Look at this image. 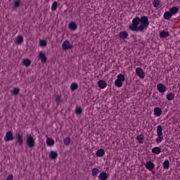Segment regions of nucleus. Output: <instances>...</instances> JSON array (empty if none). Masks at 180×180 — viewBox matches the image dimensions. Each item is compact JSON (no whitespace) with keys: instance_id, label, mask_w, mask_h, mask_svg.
Here are the masks:
<instances>
[{"instance_id":"11","label":"nucleus","mask_w":180,"mask_h":180,"mask_svg":"<svg viewBox=\"0 0 180 180\" xmlns=\"http://www.w3.org/2000/svg\"><path fill=\"white\" fill-rule=\"evenodd\" d=\"M98 88L101 89H105L106 86H108V83H106V81L100 79L97 82Z\"/></svg>"},{"instance_id":"5","label":"nucleus","mask_w":180,"mask_h":180,"mask_svg":"<svg viewBox=\"0 0 180 180\" xmlns=\"http://www.w3.org/2000/svg\"><path fill=\"white\" fill-rule=\"evenodd\" d=\"M15 137H13V132L12 131H8L6 133V136H4V141L6 143H8V141H12Z\"/></svg>"},{"instance_id":"8","label":"nucleus","mask_w":180,"mask_h":180,"mask_svg":"<svg viewBox=\"0 0 180 180\" xmlns=\"http://www.w3.org/2000/svg\"><path fill=\"white\" fill-rule=\"evenodd\" d=\"M62 49L63 50H71L72 49V45H70V41L65 40L62 44Z\"/></svg>"},{"instance_id":"9","label":"nucleus","mask_w":180,"mask_h":180,"mask_svg":"<svg viewBox=\"0 0 180 180\" xmlns=\"http://www.w3.org/2000/svg\"><path fill=\"white\" fill-rule=\"evenodd\" d=\"M157 89L160 94H164L167 92V86L162 83H159L157 84Z\"/></svg>"},{"instance_id":"14","label":"nucleus","mask_w":180,"mask_h":180,"mask_svg":"<svg viewBox=\"0 0 180 180\" xmlns=\"http://www.w3.org/2000/svg\"><path fill=\"white\" fill-rule=\"evenodd\" d=\"M169 12L171 13L172 16H174V15H176L179 11V8L178 7H172L169 9Z\"/></svg>"},{"instance_id":"28","label":"nucleus","mask_w":180,"mask_h":180,"mask_svg":"<svg viewBox=\"0 0 180 180\" xmlns=\"http://www.w3.org/2000/svg\"><path fill=\"white\" fill-rule=\"evenodd\" d=\"M115 86H117V88H122V86H123V83L120 80L116 79L115 82Z\"/></svg>"},{"instance_id":"39","label":"nucleus","mask_w":180,"mask_h":180,"mask_svg":"<svg viewBox=\"0 0 180 180\" xmlns=\"http://www.w3.org/2000/svg\"><path fill=\"white\" fill-rule=\"evenodd\" d=\"M56 102L58 103V105H60V102H61V96H60V95H56Z\"/></svg>"},{"instance_id":"29","label":"nucleus","mask_w":180,"mask_h":180,"mask_svg":"<svg viewBox=\"0 0 180 180\" xmlns=\"http://www.w3.org/2000/svg\"><path fill=\"white\" fill-rule=\"evenodd\" d=\"M63 143H64L65 146H70L71 144V138L66 137L64 139Z\"/></svg>"},{"instance_id":"19","label":"nucleus","mask_w":180,"mask_h":180,"mask_svg":"<svg viewBox=\"0 0 180 180\" xmlns=\"http://www.w3.org/2000/svg\"><path fill=\"white\" fill-rule=\"evenodd\" d=\"M77 27H78V26L74 22H70L68 25V29L70 30H77Z\"/></svg>"},{"instance_id":"2","label":"nucleus","mask_w":180,"mask_h":180,"mask_svg":"<svg viewBox=\"0 0 180 180\" xmlns=\"http://www.w3.org/2000/svg\"><path fill=\"white\" fill-rule=\"evenodd\" d=\"M26 144L28 148H34L36 146V141L32 134H28L26 135Z\"/></svg>"},{"instance_id":"26","label":"nucleus","mask_w":180,"mask_h":180,"mask_svg":"<svg viewBox=\"0 0 180 180\" xmlns=\"http://www.w3.org/2000/svg\"><path fill=\"white\" fill-rule=\"evenodd\" d=\"M167 101H173L175 98V94L174 93H169L166 96Z\"/></svg>"},{"instance_id":"6","label":"nucleus","mask_w":180,"mask_h":180,"mask_svg":"<svg viewBox=\"0 0 180 180\" xmlns=\"http://www.w3.org/2000/svg\"><path fill=\"white\" fill-rule=\"evenodd\" d=\"M135 72L139 78L141 79H144L146 77V72H143V69L141 68H137L135 70Z\"/></svg>"},{"instance_id":"38","label":"nucleus","mask_w":180,"mask_h":180,"mask_svg":"<svg viewBox=\"0 0 180 180\" xmlns=\"http://www.w3.org/2000/svg\"><path fill=\"white\" fill-rule=\"evenodd\" d=\"M51 11H57V1H54L51 6Z\"/></svg>"},{"instance_id":"22","label":"nucleus","mask_w":180,"mask_h":180,"mask_svg":"<svg viewBox=\"0 0 180 180\" xmlns=\"http://www.w3.org/2000/svg\"><path fill=\"white\" fill-rule=\"evenodd\" d=\"M105 154V150L102 148L98 149L96 152V155L97 157H103Z\"/></svg>"},{"instance_id":"34","label":"nucleus","mask_w":180,"mask_h":180,"mask_svg":"<svg viewBox=\"0 0 180 180\" xmlns=\"http://www.w3.org/2000/svg\"><path fill=\"white\" fill-rule=\"evenodd\" d=\"M117 79H118L119 81H120L121 82H124V75H122V74H119L117 76Z\"/></svg>"},{"instance_id":"31","label":"nucleus","mask_w":180,"mask_h":180,"mask_svg":"<svg viewBox=\"0 0 180 180\" xmlns=\"http://www.w3.org/2000/svg\"><path fill=\"white\" fill-rule=\"evenodd\" d=\"M22 64L25 67H29L30 65V64H31L30 60H29V59H23L22 60Z\"/></svg>"},{"instance_id":"20","label":"nucleus","mask_w":180,"mask_h":180,"mask_svg":"<svg viewBox=\"0 0 180 180\" xmlns=\"http://www.w3.org/2000/svg\"><path fill=\"white\" fill-rule=\"evenodd\" d=\"M55 143H56V142L54 141V139H53L51 138L46 139V146H48V147H51Z\"/></svg>"},{"instance_id":"36","label":"nucleus","mask_w":180,"mask_h":180,"mask_svg":"<svg viewBox=\"0 0 180 180\" xmlns=\"http://www.w3.org/2000/svg\"><path fill=\"white\" fill-rule=\"evenodd\" d=\"M160 0H154L153 1V5L154 8H158V6H160Z\"/></svg>"},{"instance_id":"30","label":"nucleus","mask_w":180,"mask_h":180,"mask_svg":"<svg viewBox=\"0 0 180 180\" xmlns=\"http://www.w3.org/2000/svg\"><path fill=\"white\" fill-rule=\"evenodd\" d=\"M20 5V0H16L14 1V4L13 6V9H18Z\"/></svg>"},{"instance_id":"10","label":"nucleus","mask_w":180,"mask_h":180,"mask_svg":"<svg viewBox=\"0 0 180 180\" xmlns=\"http://www.w3.org/2000/svg\"><path fill=\"white\" fill-rule=\"evenodd\" d=\"M145 167L146 169H148V171H153L154 168H155V165H154V162L151 161L146 162Z\"/></svg>"},{"instance_id":"12","label":"nucleus","mask_w":180,"mask_h":180,"mask_svg":"<svg viewBox=\"0 0 180 180\" xmlns=\"http://www.w3.org/2000/svg\"><path fill=\"white\" fill-rule=\"evenodd\" d=\"M154 115L155 116L160 117L162 115V110L160 107H156L154 108Z\"/></svg>"},{"instance_id":"13","label":"nucleus","mask_w":180,"mask_h":180,"mask_svg":"<svg viewBox=\"0 0 180 180\" xmlns=\"http://www.w3.org/2000/svg\"><path fill=\"white\" fill-rule=\"evenodd\" d=\"M98 178L100 180H108V178H109V174L106 172H102L99 174Z\"/></svg>"},{"instance_id":"23","label":"nucleus","mask_w":180,"mask_h":180,"mask_svg":"<svg viewBox=\"0 0 180 180\" xmlns=\"http://www.w3.org/2000/svg\"><path fill=\"white\" fill-rule=\"evenodd\" d=\"M153 154L158 155L161 153V148L160 147H154L152 148Z\"/></svg>"},{"instance_id":"25","label":"nucleus","mask_w":180,"mask_h":180,"mask_svg":"<svg viewBox=\"0 0 180 180\" xmlns=\"http://www.w3.org/2000/svg\"><path fill=\"white\" fill-rule=\"evenodd\" d=\"M23 43V37L22 36L18 35L15 39V44H22Z\"/></svg>"},{"instance_id":"16","label":"nucleus","mask_w":180,"mask_h":180,"mask_svg":"<svg viewBox=\"0 0 180 180\" xmlns=\"http://www.w3.org/2000/svg\"><path fill=\"white\" fill-rule=\"evenodd\" d=\"M169 36V32L163 30L160 33V37L161 39H167Z\"/></svg>"},{"instance_id":"27","label":"nucleus","mask_w":180,"mask_h":180,"mask_svg":"<svg viewBox=\"0 0 180 180\" xmlns=\"http://www.w3.org/2000/svg\"><path fill=\"white\" fill-rule=\"evenodd\" d=\"M20 90L18 88L15 87L13 89L11 90V95H18Z\"/></svg>"},{"instance_id":"21","label":"nucleus","mask_w":180,"mask_h":180,"mask_svg":"<svg viewBox=\"0 0 180 180\" xmlns=\"http://www.w3.org/2000/svg\"><path fill=\"white\" fill-rule=\"evenodd\" d=\"M163 18L165 20H169V19L172 18V14H171L169 11H166L164 13Z\"/></svg>"},{"instance_id":"35","label":"nucleus","mask_w":180,"mask_h":180,"mask_svg":"<svg viewBox=\"0 0 180 180\" xmlns=\"http://www.w3.org/2000/svg\"><path fill=\"white\" fill-rule=\"evenodd\" d=\"M39 44L41 47H46V46H47V42L46 41V40L41 39L39 40Z\"/></svg>"},{"instance_id":"40","label":"nucleus","mask_w":180,"mask_h":180,"mask_svg":"<svg viewBox=\"0 0 180 180\" xmlns=\"http://www.w3.org/2000/svg\"><path fill=\"white\" fill-rule=\"evenodd\" d=\"M4 180H13V174H8L6 179Z\"/></svg>"},{"instance_id":"3","label":"nucleus","mask_w":180,"mask_h":180,"mask_svg":"<svg viewBox=\"0 0 180 180\" xmlns=\"http://www.w3.org/2000/svg\"><path fill=\"white\" fill-rule=\"evenodd\" d=\"M162 130H163L162 126L161 125L157 126L156 133H157L158 138L156 139V143L158 144H160V143H161L162 140H164V134L162 133Z\"/></svg>"},{"instance_id":"33","label":"nucleus","mask_w":180,"mask_h":180,"mask_svg":"<svg viewBox=\"0 0 180 180\" xmlns=\"http://www.w3.org/2000/svg\"><path fill=\"white\" fill-rule=\"evenodd\" d=\"M91 172H92V175L94 176H96V175H98V174H99V172H101V171L99 170V169L98 168H94L92 170H91Z\"/></svg>"},{"instance_id":"32","label":"nucleus","mask_w":180,"mask_h":180,"mask_svg":"<svg viewBox=\"0 0 180 180\" xmlns=\"http://www.w3.org/2000/svg\"><path fill=\"white\" fill-rule=\"evenodd\" d=\"M70 89L72 91H76V89H78V84L77 83H72L70 85Z\"/></svg>"},{"instance_id":"37","label":"nucleus","mask_w":180,"mask_h":180,"mask_svg":"<svg viewBox=\"0 0 180 180\" xmlns=\"http://www.w3.org/2000/svg\"><path fill=\"white\" fill-rule=\"evenodd\" d=\"M75 113L76 115H81L82 113V108L81 107H76Z\"/></svg>"},{"instance_id":"7","label":"nucleus","mask_w":180,"mask_h":180,"mask_svg":"<svg viewBox=\"0 0 180 180\" xmlns=\"http://www.w3.org/2000/svg\"><path fill=\"white\" fill-rule=\"evenodd\" d=\"M39 60H41L42 64H44L47 61V56H46V53L43 51H40L38 53Z\"/></svg>"},{"instance_id":"4","label":"nucleus","mask_w":180,"mask_h":180,"mask_svg":"<svg viewBox=\"0 0 180 180\" xmlns=\"http://www.w3.org/2000/svg\"><path fill=\"white\" fill-rule=\"evenodd\" d=\"M15 144L20 147H23V134L20 133L15 134Z\"/></svg>"},{"instance_id":"18","label":"nucleus","mask_w":180,"mask_h":180,"mask_svg":"<svg viewBox=\"0 0 180 180\" xmlns=\"http://www.w3.org/2000/svg\"><path fill=\"white\" fill-rule=\"evenodd\" d=\"M57 157H58V154L57 153V152L51 150L49 153V158H51V160H56Z\"/></svg>"},{"instance_id":"24","label":"nucleus","mask_w":180,"mask_h":180,"mask_svg":"<svg viewBox=\"0 0 180 180\" xmlns=\"http://www.w3.org/2000/svg\"><path fill=\"white\" fill-rule=\"evenodd\" d=\"M164 169H169V160H165L162 163Z\"/></svg>"},{"instance_id":"15","label":"nucleus","mask_w":180,"mask_h":180,"mask_svg":"<svg viewBox=\"0 0 180 180\" xmlns=\"http://www.w3.org/2000/svg\"><path fill=\"white\" fill-rule=\"evenodd\" d=\"M128 37H129V33L126 31L120 32L119 34V37L122 40H124V39H127Z\"/></svg>"},{"instance_id":"1","label":"nucleus","mask_w":180,"mask_h":180,"mask_svg":"<svg viewBox=\"0 0 180 180\" xmlns=\"http://www.w3.org/2000/svg\"><path fill=\"white\" fill-rule=\"evenodd\" d=\"M150 26V21L148 20V17L143 15L142 17H136L133 18L132 24L129 25V30L132 32H144L147 30Z\"/></svg>"},{"instance_id":"17","label":"nucleus","mask_w":180,"mask_h":180,"mask_svg":"<svg viewBox=\"0 0 180 180\" xmlns=\"http://www.w3.org/2000/svg\"><path fill=\"white\" fill-rule=\"evenodd\" d=\"M136 140H137L138 143L139 144H143L144 143V135L139 134L136 136Z\"/></svg>"}]
</instances>
